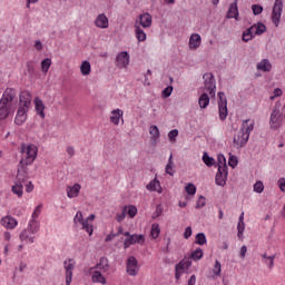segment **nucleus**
I'll return each mask as SVG.
<instances>
[{"label": "nucleus", "mask_w": 285, "mask_h": 285, "mask_svg": "<svg viewBox=\"0 0 285 285\" xmlns=\"http://www.w3.org/2000/svg\"><path fill=\"white\" fill-rule=\"evenodd\" d=\"M277 186L282 193H285V178H279L277 181Z\"/></svg>", "instance_id": "obj_61"}, {"label": "nucleus", "mask_w": 285, "mask_h": 285, "mask_svg": "<svg viewBox=\"0 0 285 285\" xmlns=\"http://www.w3.org/2000/svg\"><path fill=\"white\" fill-rule=\"evenodd\" d=\"M124 117V111L121 109H115L111 111L110 121L115 126H119V118Z\"/></svg>", "instance_id": "obj_30"}, {"label": "nucleus", "mask_w": 285, "mask_h": 285, "mask_svg": "<svg viewBox=\"0 0 285 285\" xmlns=\"http://www.w3.org/2000/svg\"><path fill=\"white\" fill-rule=\"evenodd\" d=\"M254 193H264V183H262V180H258L254 184Z\"/></svg>", "instance_id": "obj_49"}, {"label": "nucleus", "mask_w": 285, "mask_h": 285, "mask_svg": "<svg viewBox=\"0 0 285 285\" xmlns=\"http://www.w3.org/2000/svg\"><path fill=\"white\" fill-rule=\"evenodd\" d=\"M90 273H91V282H94V284L106 285V277H104L101 272L94 269V271H90Z\"/></svg>", "instance_id": "obj_25"}, {"label": "nucleus", "mask_w": 285, "mask_h": 285, "mask_svg": "<svg viewBox=\"0 0 285 285\" xmlns=\"http://www.w3.org/2000/svg\"><path fill=\"white\" fill-rule=\"evenodd\" d=\"M35 234L30 233L28 229H24L20 233V239L26 242V244H35Z\"/></svg>", "instance_id": "obj_29"}, {"label": "nucleus", "mask_w": 285, "mask_h": 285, "mask_svg": "<svg viewBox=\"0 0 285 285\" xmlns=\"http://www.w3.org/2000/svg\"><path fill=\"white\" fill-rule=\"evenodd\" d=\"M239 17V10L237 9V0H235V2H233L229 6V9L227 11V19H238Z\"/></svg>", "instance_id": "obj_24"}, {"label": "nucleus", "mask_w": 285, "mask_h": 285, "mask_svg": "<svg viewBox=\"0 0 285 285\" xmlns=\"http://www.w3.org/2000/svg\"><path fill=\"white\" fill-rule=\"evenodd\" d=\"M26 193H32L35 190V185L32 181H28L26 185Z\"/></svg>", "instance_id": "obj_63"}, {"label": "nucleus", "mask_w": 285, "mask_h": 285, "mask_svg": "<svg viewBox=\"0 0 285 285\" xmlns=\"http://www.w3.org/2000/svg\"><path fill=\"white\" fill-rule=\"evenodd\" d=\"M126 272H127V274L130 275V277H137V275L139 273V262L137 261V258L135 256H130L127 259Z\"/></svg>", "instance_id": "obj_8"}, {"label": "nucleus", "mask_w": 285, "mask_h": 285, "mask_svg": "<svg viewBox=\"0 0 285 285\" xmlns=\"http://www.w3.org/2000/svg\"><path fill=\"white\" fill-rule=\"evenodd\" d=\"M185 190H186L187 195H195V193H197V187H195V185L193 183H189L185 187Z\"/></svg>", "instance_id": "obj_47"}, {"label": "nucleus", "mask_w": 285, "mask_h": 285, "mask_svg": "<svg viewBox=\"0 0 285 285\" xmlns=\"http://www.w3.org/2000/svg\"><path fill=\"white\" fill-rule=\"evenodd\" d=\"M92 70L91 66H90V61L85 60L82 61L81 66H80V72L83 77H88V75H90V71Z\"/></svg>", "instance_id": "obj_38"}, {"label": "nucleus", "mask_w": 285, "mask_h": 285, "mask_svg": "<svg viewBox=\"0 0 285 285\" xmlns=\"http://www.w3.org/2000/svg\"><path fill=\"white\" fill-rule=\"evenodd\" d=\"M173 95V86H168L163 90V97L164 99H168Z\"/></svg>", "instance_id": "obj_57"}, {"label": "nucleus", "mask_w": 285, "mask_h": 285, "mask_svg": "<svg viewBox=\"0 0 285 285\" xmlns=\"http://www.w3.org/2000/svg\"><path fill=\"white\" fill-rule=\"evenodd\" d=\"M10 112H12V105L0 102V120L8 119V117H10Z\"/></svg>", "instance_id": "obj_23"}, {"label": "nucleus", "mask_w": 285, "mask_h": 285, "mask_svg": "<svg viewBox=\"0 0 285 285\" xmlns=\"http://www.w3.org/2000/svg\"><path fill=\"white\" fill-rule=\"evenodd\" d=\"M134 26H138V28H150L153 26V16L150 13L139 14Z\"/></svg>", "instance_id": "obj_10"}, {"label": "nucleus", "mask_w": 285, "mask_h": 285, "mask_svg": "<svg viewBox=\"0 0 285 285\" xmlns=\"http://www.w3.org/2000/svg\"><path fill=\"white\" fill-rule=\"evenodd\" d=\"M252 12L255 17H257V16L262 14V12H264V7H262L261 4H253Z\"/></svg>", "instance_id": "obj_46"}, {"label": "nucleus", "mask_w": 285, "mask_h": 285, "mask_svg": "<svg viewBox=\"0 0 285 285\" xmlns=\"http://www.w3.org/2000/svg\"><path fill=\"white\" fill-rule=\"evenodd\" d=\"M1 226L9 228L10 230L17 228L18 222L12 216H6L0 220Z\"/></svg>", "instance_id": "obj_16"}, {"label": "nucleus", "mask_w": 285, "mask_h": 285, "mask_svg": "<svg viewBox=\"0 0 285 285\" xmlns=\"http://www.w3.org/2000/svg\"><path fill=\"white\" fill-rule=\"evenodd\" d=\"M50 66H52V59L46 58L41 61V71L48 72L50 70Z\"/></svg>", "instance_id": "obj_42"}, {"label": "nucleus", "mask_w": 285, "mask_h": 285, "mask_svg": "<svg viewBox=\"0 0 285 285\" xmlns=\"http://www.w3.org/2000/svg\"><path fill=\"white\" fill-rule=\"evenodd\" d=\"M26 229L30 232L31 235H37V233H39V222L31 218Z\"/></svg>", "instance_id": "obj_34"}, {"label": "nucleus", "mask_w": 285, "mask_h": 285, "mask_svg": "<svg viewBox=\"0 0 285 285\" xmlns=\"http://www.w3.org/2000/svg\"><path fill=\"white\" fill-rule=\"evenodd\" d=\"M35 106H36V112L41 117V119H46V105H43V101L39 98H35Z\"/></svg>", "instance_id": "obj_20"}, {"label": "nucleus", "mask_w": 285, "mask_h": 285, "mask_svg": "<svg viewBox=\"0 0 285 285\" xmlns=\"http://www.w3.org/2000/svg\"><path fill=\"white\" fill-rule=\"evenodd\" d=\"M282 12H284V1L275 0L271 17L275 28H279V22L282 21Z\"/></svg>", "instance_id": "obj_4"}, {"label": "nucleus", "mask_w": 285, "mask_h": 285, "mask_svg": "<svg viewBox=\"0 0 285 285\" xmlns=\"http://www.w3.org/2000/svg\"><path fill=\"white\" fill-rule=\"evenodd\" d=\"M161 213H164V206L157 205L156 210L153 215V218L157 219V217H161Z\"/></svg>", "instance_id": "obj_55"}, {"label": "nucleus", "mask_w": 285, "mask_h": 285, "mask_svg": "<svg viewBox=\"0 0 285 285\" xmlns=\"http://www.w3.org/2000/svg\"><path fill=\"white\" fill-rule=\"evenodd\" d=\"M149 134L151 135V145L155 146L159 141V137L161 136L159 134V128L157 125H153L149 127Z\"/></svg>", "instance_id": "obj_26"}, {"label": "nucleus", "mask_w": 285, "mask_h": 285, "mask_svg": "<svg viewBox=\"0 0 285 285\" xmlns=\"http://www.w3.org/2000/svg\"><path fill=\"white\" fill-rule=\"evenodd\" d=\"M210 105V97L208 96V94L203 92L200 95V97L198 98V106L202 110H205V108H208V106Z\"/></svg>", "instance_id": "obj_27"}, {"label": "nucleus", "mask_w": 285, "mask_h": 285, "mask_svg": "<svg viewBox=\"0 0 285 285\" xmlns=\"http://www.w3.org/2000/svg\"><path fill=\"white\" fill-rule=\"evenodd\" d=\"M203 161L205 165H207L208 168L215 166V158L209 157L208 153L204 151L203 154Z\"/></svg>", "instance_id": "obj_41"}, {"label": "nucleus", "mask_w": 285, "mask_h": 285, "mask_svg": "<svg viewBox=\"0 0 285 285\" xmlns=\"http://www.w3.org/2000/svg\"><path fill=\"white\" fill-rule=\"evenodd\" d=\"M134 28H135V35H136V39L141 42V41H146V32L144 31V29L139 26H135L134 24Z\"/></svg>", "instance_id": "obj_35"}, {"label": "nucleus", "mask_w": 285, "mask_h": 285, "mask_svg": "<svg viewBox=\"0 0 285 285\" xmlns=\"http://www.w3.org/2000/svg\"><path fill=\"white\" fill-rule=\"evenodd\" d=\"M197 284V276L191 275L190 278L188 279L187 285H195Z\"/></svg>", "instance_id": "obj_64"}, {"label": "nucleus", "mask_w": 285, "mask_h": 285, "mask_svg": "<svg viewBox=\"0 0 285 285\" xmlns=\"http://www.w3.org/2000/svg\"><path fill=\"white\" fill-rule=\"evenodd\" d=\"M43 207V205H38L31 216V219H37V217H39V215H41V208Z\"/></svg>", "instance_id": "obj_58"}, {"label": "nucleus", "mask_w": 285, "mask_h": 285, "mask_svg": "<svg viewBox=\"0 0 285 285\" xmlns=\"http://www.w3.org/2000/svg\"><path fill=\"white\" fill-rule=\"evenodd\" d=\"M213 273L214 275H216V277H219V275H222V263H219V261H215Z\"/></svg>", "instance_id": "obj_45"}, {"label": "nucleus", "mask_w": 285, "mask_h": 285, "mask_svg": "<svg viewBox=\"0 0 285 285\" xmlns=\"http://www.w3.org/2000/svg\"><path fill=\"white\" fill-rule=\"evenodd\" d=\"M128 213V206H125L122 208V212L120 214H117V222L121 223L126 219V215Z\"/></svg>", "instance_id": "obj_50"}, {"label": "nucleus", "mask_w": 285, "mask_h": 285, "mask_svg": "<svg viewBox=\"0 0 285 285\" xmlns=\"http://www.w3.org/2000/svg\"><path fill=\"white\" fill-rule=\"evenodd\" d=\"M11 193L17 195V197H23V184L14 181V185L11 187Z\"/></svg>", "instance_id": "obj_36"}, {"label": "nucleus", "mask_w": 285, "mask_h": 285, "mask_svg": "<svg viewBox=\"0 0 285 285\" xmlns=\"http://www.w3.org/2000/svg\"><path fill=\"white\" fill-rule=\"evenodd\" d=\"M204 87L199 89V92H204L206 90L209 97H215L217 90V82L215 81V76L210 72H206L203 75Z\"/></svg>", "instance_id": "obj_3"}, {"label": "nucleus", "mask_w": 285, "mask_h": 285, "mask_svg": "<svg viewBox=\"0 0 285 285\" xmlns=\"http://www.w3.org/2000/svg\"><path fill=\"white\" fill-rule=\"evenodd\" d=\"M206 234L204 233H198L196 235V240L195 244H198V246H204V244H206Z\"/></svg>", "instance_id": "obj_44"}, {"label": "nucleus", "mask_w": 285, "mask_h": 285, "mask_svg": "<svg viewBox=\"0 0 285 285\" xmlns=\"http://www.w3.org/2000/svg\"><path fill=\"white\" fill-rule=\"evenodd\" d=\"M237 156H229L228 166H230V168H237Z\"/></svg>", "instance_id": "obj_53"}, {"label": "nucleus", "mask_w": 285, "mask_h": 285, "mask_svg": "<svg viewBox=\"0 0 285 285\" xmlns=\"http://www.w3.org/2000/svg\"><path fill=\"white\" fill-rule=\"evenodd\" d=\"M14 97H17V90L14 88H7L2 95V98L0 99V102L12 106Z\"/></svg>", "instance_id": "obj_12"}, {"label": "nucleus", "mask_w": 285, "mask_h": 285, "mask_svg": "<svg viewBox=\"0 0 285 285\" xmlns=\"http://www.w3.org/2000/svg\"><path fill=\"white\" fill-rule=\"evenodd\" d=\"M26 181H28V166L19 164L16 183L24 185Z\"/></svg>", "instance_id": "obj_14"}, {"label": "nucleus", "mask_w": 285, "mask_h": 285, "mask_svg": "<svg viewBox=\"0 0 285 285\" xmlns=\"http://www.w3.org/2000/svg\"><path fill=\"white\" fill-rule=\"evenodd\" d=\"M244 230H246V224H245V223H242V222H238V225H237V232H238V234H237V236H238L239 238L243 237Z\"/></svg>", "instance_id": "obj_52"}, {"label": "nucleus", "mask_w": 285, "mask_h": 285, "mask_svg": "<svg viewBox=\"0 0 285 285\" xmlns=\"http://www.w3.org/2000/svg\"><path fill=\"white\" fill-rule=\"evenodd\" d=\"M204 206H206V197L204 196H199L197 203H196V206L195 208H204Z\"/></svg>", "instance_id": "obj_54"}, {"label": "nucleus", "mask_w": 285, "mask_h": 285, "mask_svg": "<svg viewBox=\"0 0 285 285\" xmlns=\"http://www.w3.org/2000/svg\"><path fill=\"white\" fill-rule=\"evenodd\" d=\"M95 26L101 29L108 28V17H106L104 13L98 14L95 20Z\"/></svg>", "instance_id": "obj_28"}, {"label": "nucleus", "mask_w": 285, "mask_h": 285, "mask_svg": "<svg viewBox=\"0 0 285 285\" xmlns=\"http://www.w3.org/2000/svg\"><path fill=\"white\" fill-rule=\"evenodd\" d=\"M32 106V94L30 91H21L19 95V107L14 118V124L17 126H23L26 119H28V111Z\"/></svg>", "instance_id": "obj_1"}, {"label": "nucleus", "mask_w": 285, "mask_h": 285, "mask_svg": "<svg viewBox=\"0 0 285 285\" xmlns=\"http://www.w3.org/2000/svg\"><path fill=\"white\" fill-rule=\"evenodd\" d=\"M242 39H243V41H245V43H248V41H253V39H255V33L253 32V27H249L248 29H246L243 32Z\"/></svg>", "instance_id": "obj_37"}, {"label": "nucleus", "mask_w": 285, "mask_h": 285, "mask_svg": "<svg viewBox=\"0 0 285 285\" xmlns=\"http://www.w3.org/2000/svg\"><path fill=\"white\" fill-rule=\"evenodd\" d=\"M178 136H179V130L177 129H173L168 132L169 141H176Z\"/></svg>", "instance_id": "obj_51"}, {"label": "nucleus", "mask_w": 285, "mask_h": 285, "mask_svg": "<svg viewBox=\"0 0 285 285\" xmlns=\"http://www.w3.org/2000/svg\"><path fill=\"white\" fill-rule=\"evenodd\" d=\"M218 99L219 120L225 121L226 117H228V99H226L224 91L218 92Z\"/></svg>", "instance_id": "obj_5"}, {"label": "nucleus", "mask_w": 285, "mask_h": 285, "mask_svg": "<svg viewBox=\"0 0 285 285\" xmlns=\"http://www.w3.org/2000/svg\"><path fill=\"white\" fill-rule=\"evenodd\" d=\"M165 173L169 175L170 177L175 176V161H173V154H170L168 158V163L165 167Z\"/></svg>", "instance_id": "obj_32"}, {"label": "nucleus", "mask_w": 285, "mask_h": 285, "mask_svg": "<svg viewBox=\"0 0 285 285\" xmlns=\"http://www.w3.org/2000/svg\"><path fill=\"white\" fill-rule=\"evenodd\" d=\"M218 166H226V157L224 154H219L217 156Z\"/></svg>", "instance_id": "obj_60"}, {"label": "nucleus", "mask_w": 285, "mask_h": 285, "mask_svg": "<svg viewBox=\"0 0 285 285\" xmlns=\"http://www.w3.org/2000/svg\"><path fill=\"white\" fill-rule=\"evenodd\" d=\"M160 233H161V229H159V225L153 224L151 230H150V236L153 237V239H157V237H159Z\"/></svg>", "instance_id": "obj_43"}, {"label": "nucleus", "mask_w": 285, "mask_h": 285, "mask_svg": "<svg viewBox=\"0 0 285 285\" xmlns=\"http://www.w3.org/2000/svg\"><path fill=\"white\" fill-rule=\"evenodd\" d=\"M202 46V36L199 33H193L189 38L190 50H197Z\"/></svg>", "instance_id": "obj_22"}, {"label": "nucleus", "mask_w": 285, "mask_h": 285, "mask_svg": "<svg viewBox=\"0 0 285 285\" xmlns=\"http://www.w3.org/2000/svg\"><path fill=\"white\" fill-rule=\"evenodd\" d=\"M75 259L69 258L63 262V268L66 271V284H72V271H75Z\"/></svg>", "instance_id": "obj_11"}, {"label": "nucleus", "mask_w": 285, "mask_h": 285, "mask_svg": "<svg viewBox=\"0 0 285 285\" xmlns=\"http://www.w3.org/2000/svg\"><path fill=\"white\" fill-rule=\"evenodd\" d=\"M252 30H255L254 36L259 37L262 35H264V32H266V24L263 22H257L252 26Z\"/></svg>", "instance_id": "obj_31"}, {"label": "nucleus", "mask_w": 285, "mask_h": 285, "mask_svg": "<svg viewBox=\"0 0 285 285\" xmlns=\"http://www.w3.org/2000/svg\"><path fill=\"white\" fill-rule=\"evenodd\" d=\"M248 121H250V119L243 120L240 132H244L245 136L247 135V139H250V132L255 129V122L248 125Z\"/></svg>", "instance_id": "obj_18"}, {"label": "nucleus", "mask_w": 285, "mask_h": 285, "mask_svg": "<svg viewBox=\"0 0 285 285\" xmlns=\"http://www.w3.org/2000/svg\"><path fill=\"white\" fill-rule=\"evenodd\" d=\"M144 242H146L144 235L134 234L125 239L124 247L130 248V246H134V244H144Z\"/></svg>", "instance_id": "obj_13"}, {"label": "nucleus", "mask_w": 285, "mask_h": 285, "mask_svg": "<svg viewBox=\"0 0 285 285\" xmlns=\"http://www.w3.org/2000/svg\"><path fill=\"white\" fill-rule=\"evenodd\" d=\"M73 224H80L82 226V230H86L89 236L92 235L94 228L92 224L88 223V220L83 219V213L77 212L75 218H73Z\"/></svg>", "instance_id": "obj_7"}, {"label": "nucleus", "mask_w": 285, "mask_h": 285, "mask_svg": "<svg viewBox=\"0 0 285 285\" xmlns=\"http://www.w3.org/2000/svg\"><path fill=\"white\" fill-rule=\"evenodd\" d=\"M108 268H110V263L108 262V259L106 257H101L99 263L91 267L90 271H102V273H106L108 271Z\"/></svg>", "instance_id": "obj_21"}, {"label": "nucleus", "mask_w": 285, "mask_h": 285, "mask_svg": "<svg viewBox=\"0 0 285 285\" xmlns=\"http://www.w3.org/2000/svg\"><path fill=\"white\" fill-rule=\"evenodd\" d=\"M202 257H204V250L199 247L196 248L190 255V259H194V262H199Z\"/></svg>", "instance_id": "obj_40"}, {"label": "nucleus", "mask_w": 285, "mask_h": 285, "mask_svg": "<svg viewBox=\"0 0 285 285\" xmlns=\"http://www.w3.org/2000/svg\"><path fill=\"white\" fill-rule=\"evenodd\" d=\"M283 121H284V118L282 117V111H279L277 107H275L271 114L269 128L272 130H279V128H282Z\"/></svg>", "instance_id": "obj_6"}, {"label": "nucleus", "mask_w": 285, "mask_h": 285, "mask_svg": "<svg viewBox=\"0 0 285 285\" xmlns=\"http://www.w3.org/2000/svg\"><path fill=\"white\" fill-rule=\"evenodd\" d=\"M37 153H39V149L37 148V146L22 145L21 147L22 158L19 164L22 166H32V164H35V159H37Z\"/></svg>", "instance_id": "obj_2"}, {"label": "nucleus", "mask_w": 285, "mask_h": 285, "mask_svg": "<svg viewBox=\"0 0 285 285\" xmlns=\"http://www.w3.org/2000/svg\"><path fill=\"white\" fill-rule=\"evenodd\" d=\"M256 70L259 72H271V70H273V65L271 63V60L263 59L256 65Z\"/></svg>", "instance_id": "obj_19"}, {"label": "nucleus", "mask_w": 285, "mask_h": 285, "mask_svg": "<svg viewBox=\"0 0 285 285\" xmlns=\"http://www.w3.org/2000/svg\"><path fill=\"white\" fill-rule=\"evenodd\" d=\"M248 144V135H244V131H238L236 136H234V146L236 148H244Z\"/></svg>", "instance_id": "obj_15"}, {"label": "nucleus", "mask_w": 285, "mask_h": 285, "mask_svg": "<svg viewBox=\"0 0 285 285\" xmlns=\"http://www.w3.org/2000/svg\"><path fill=\"white\" fill-rule=\"evenodd\" d=\"M226 179H228V175L216 173L215 181L217 186H222V187L226 186Z\"/></svg>", "instance_id": "obj_39"}, {"label": "nucleus", "mask_w": 285, "mask_h": 285, "mask_svg": "<svg viewBox=\"0 0 285 285\" xmlns=\"http://www.w3.org/2000/svg\"><path fill=\"white\" fill-rule=\"evenodd\" d=\"M217 174L228 175V165H218Z\"/></svg>", "instance_id": "obj_59"}, {"label": "nucleus", "mask_w": 285, "mask_h": 285, "mask_svg": "<svg viewBox=\"0 0 285 285\" xmlns=\"http://www.w3.org/2000/svg\"><path fill=\"white\" fill-rule=\"evenodd\" d=\"M117 68H128L130 66V55L128 51H121L117 55L115 61Z\"/></svg>", "instance_id": "obj_9"}, {"label": "nucleus", "mask_w": 285, "mask_h": 285, "mask_svg": "<svg viewBox=\"0 0 285 285\" xmlns=\"http://www.w3.org/2000/svg\"><path fill=\"white\" fill-rule=\"evenodd\" d=\"M127 215H129V217H131V219L134 217H136V215H137V207H135V205L127 206Z\"/></svg>", "instance_id": "obj_48"}, {"label": "nucleus", "mask_w": 285, "mask_h": 285, "mask_svg": "<svg viewBox=\"0 0 285 285\" xmlns=\"http://www.w3.org/2000/svg\"><path fill=\"white\" fill-rule=\"evenodd\" d=\"M193 236V228L191 227H186L185 233H184V238L189 239V237Z\"/></svg>", "instance_id": "obj_62"}, {"label": "nucleus", "mask_w": 285, "mask_h": 285, "mask_svg": "<svg viewBox=\"0 0 285 285\" xmlns=\"http://www.w3.org/2000/svg\"><path fill=\"white\" fill-rule=\"evenodd\" d=\"M79 190H81V186L79 184L68 187L67 197H69V199L77 197L79 195Z\"/></svg>", "instance_id": "obj_33"}, {"label": "nucleus", "mask_w": 285, "mask_h": 285, "mask_svg": "<svg viewBox=\"0 0 285 285\" xmlns=\"http://www.w3.org/2000/svg\"><path fill=\"white\" fill-rule=\"evenodd\" d=\"M193 266V261L190 258H183L178 264H176V271L180 273H187V271Z\"/></svg>", "instance_id": "obj_17"}, {"label": "nucleus", "mask_w": 285, "mask_h": 285, "mask_svg": "<svg viewBox=\"0 0 285 285\" xmlns=\"http://www.w3.org/2000/svg\"><path fill=\"white\" fill-rule=\"evenodd\" d=\"M157 186H159V181H158V180H151V181L147 185V190L155 191V190H157Z\"/></svg>", "instance_id": "obj_56"}]
</instances>
